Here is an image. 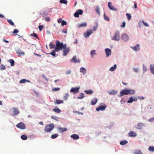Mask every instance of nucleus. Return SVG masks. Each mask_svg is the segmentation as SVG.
<instances>
[{
  "label": "nucleus",
  "mask_w": 154,
  "mask_h": 154,
  "mask_svg": "<svg viewBox=\"0 0 154 154\" xmlns=\"http://www.w3.org/2000/svg\"><path fill=\"white\" fill-rule=\"evenodd\" d=\"M120 36L119 32V31H116L112 39L116 41H118L120 39Z\"/></svg>",
  "instance_id": "20e7f679"
},
{
  "label": "nucleus",
  "mask_w": 154,
  "mask_h": 154,
  "mask_svg": "<svg viewBox=\"0 0 154 154\" xmlns=\"http://www.w3.org/2000/svg\"><path fill=\"white\" fill-rule=\"evenodd\" d=\"M138 98L140 100H143L144 99V97H138Z\"/></svg>",
  "instance_id": "338daca9"
},
{
  "label": "nucleus",
  "mask_w": 154,
  "mask_h": 154,
  "mask_svg": "<svg viewBox=\"0 0 154 154\" xmlns=\"http://www.w3.org/2000/svg\"><path fill=\"white\" fill-rule=\"evenodd\" d=\"M73 112L75 113H77L78 115H83V113L79 112H78L77 111H73Z\"/></svg>",
  "instance_id": "603ef678"
},
{
  "label": "nucleus",
  "mask_w": 154,
  "mask_h": 154,
  "mask_svg": "<svg viewBox=\"0 0 154 154\" xmlns=\"http://www.w3.org/2000/svg\"><path fill=\"white\" fill-rule=\"evenodd\" d=\"M60 90V88H53L52 90L54 91H59Z\"/></svg>",
  "instance_id": "052dcab7"
},
{
  "label": "nucleus",
  "mask_w": 154,
  "mask_h": 154,
  "mask_svg": "<svg viewBox=\"0 0 154 154\" xmlns=\"http://www.w3.org/2000/svg\"><path fill=\"white\" fill-rule=\"evenodd\" d=\"M95 51H96L95 50H93L91 52V54L92 58H94V55H96Z\"/></svg>",
  "instance_id": "a878e982"
},
{
  "label": "nucleus",
  "mask_w": 154,
  "mask_h": 154,
  "mask_svg": "<svg viewBox=\"0 0 154 154\" xmlns=\"http://www.w3.org/2000/svg\"><path fill=\"white\" fill-rule=\"evenodd\" d=\"M150 70L151 72L154 74V68H150Z\"/></svg>",
  "instance_id": "4d7b16f0"
},
{
  "label": "nucleus",
  "mask_w": 154,
  "mask_h": 154,
  "mask_svg": "<svg viewBox=\"0 0 154 154\" xmlns=\"http://www.w3.org/2000/svg\"><path fill=\"white\" fill-rule=\"evenodd\" d=\"M145 124L142 123H138L137 125V128L139 129H142L143 127L145 126Z\"/></svg>",
  "instance_id": "dca6fc26"
},
{
  "label": "nucleus",
  "mask_w": 154,
  "mask_h": 154,
  "mask_svg": "<svg viewBox=\"0 0 154 154\" xmlns=\"http://www.w3.org/2000/svg\"><path fill=\"white\" fill-rule=\"evenodd\" d=\"M134 153V154H143L140 150H136Z\"/></svg>",
  "instance_id": "c85d7f7f"
},
{
  "label": "nucleus",
  "mask_w": 154,
  "mask_h": 154,
  "mask_svg": "<svg viewBox=\"0 0 154 154\" xmlns=\"http://www.w3.org/2000/svg\"><path fill=\"white\" fill-rule=\"evenodd\" d=\"M63 49V55L66 56L70 51V48H66V47L65 48Z\"/></svg>",
  "instance_id": "423d86ee"
},
{
  "label": "nucleus",
  "mask_w": 154,
  "mask_h": 154,
  "mask_svg": "<svg viewBox=\"0 0 154 154\" xmlns=\"http://www.w3.org/2000/svg\"><path fill=\"white\" fill-rule=\"evenodd\" d=\"M67 46L66 44H63L62 42H60L58 40L56 41V47L55 49L58 51L62 50L63 48H65Z\"/></svg>",
  "instance_id": "f257e3e1"
},
{
  "label": "nucleus",
  "mask_w": 154,
  "mask_h": 154,
  "mask_svg": "<svg viewBox=\"0 0 154 154\" xmlns=\"http://www.w3.org/2000/svg\"><path fill=\"white\" fill-rule=\"evenodd\" d=\"M69 96V94L68 93L66 94L63 97V99L64 100H67Z\"/></svg>",
  "instance_id": "cd10ccee"
},
{
  "label": "nucleus",
  "mask_w": 154,
  "mask_h": 154,
  "mask_svg": "<svg viewBox=\"0 0 154 154\" xmlns=\"http://www.w3.org/2000/svg\"><path fill=\"white\" fill-rule=\"evenodd\" d=\"M45 19L47 21V22H49L50 21V17H45Z\"/></svg>",
  "instance_id": "13d9d810"
},
{
  "label": "nucleus",
  "mask_w": 154,
  "mask_h": 154,
  "mask_svg": "<svg viewBox=\"0 0 154 154\" xmlns=\"http://www.w3.org/2000/svg\"><path fill=\"white\" fill-rule=\"evenodd\" d=\"M117 93H118V92L117 91H114V90H112L111 91H110V92H109V93L110 95H114L115 94H117Z\"/></svg>",
  "instance_id": "393cba45"
},
{
  "label": "nucleus",
  "mask_w": 154,
  "mask_h": 154,
  "mask_svg": "<svg viewBox=\"0 0 154 154\" xmlns=\"http://www.w3.org/2000/svg\"><path fill=\"white\" fill-rule=\"evenodd\" d=\"M7 21L12 26H14V23L11 19H8Z\"/></svg>",
  "instance_id": "ea45409f"
},
{
  "label": "nucleus",
  "mask_w": 154,
  "mask_h": 154,
  "mask_svg": "<svg viewBox=\"0 0 154 154\" xmlns=\"http://www.w3.org/2000/svg\"><path fill=\"white\" fill-rule=\"evenodd\" d=\"M87 26V24L86 23H85L82 24H79L78 25V26L79 28L82 27H85Z\"/></svg>",
  "instance_id": "c756f323"
},
{
  "label": "nucleus",
  "mask_w": 154,
  "mask_h": 154,
  "mask_svg": "<svg viewBox=\"0 0 154 154\" xmlns=\"http://www.w3.org/2000/svg\"><path fill=\"white\" fill-rule=\"evenodd\" d=\"M126 15L128 20H130L131 18V15L130 14L127 13Z\"/></svg>",
  "instance_id": "79ce46f5"
},
{
  "label": "nucleus",
  "mask_w": 154,
  "mask_h": 154,
  "mask_svg": "<svg viewBox=\"0 0 154 154\" xmlns=\"http://www.w3.org/2000/svg\"><path fill=\"white\" fill-rule=\"evenodd\" d=\"M18 30L17 29H15L14 30L13 32V33L16 34L18 32Z\"/></svg>",
  "instance_id": "e2e57ef3"
},
{
  "label": "nucleus",
  "mask_w": 154,
  "mask_h": 154,
  "mask_svg": "<svg viewBox=\"0 0 154 154\" xmlns=\"http://www.w3.org/2000/svg\"><path fill=\"white\" fill-rule=\"evenodd\" d=\"M70 137L72 138L73 139L75 140H78L79 138V136L78 135L76 134H73Z\"/></svg>",
  "instance_id": "aec40b11"
},
{
  "label": "nucleus",
  "mask_w": 154,
  "mask_h": 154,
  "mask_svg": "<svg viewBox=\"0 0 154 154\" xmlns=\"http://www.w3.org/2000/svg\"><path fill=\"white\" fill-rule=\"evenodd\" d=\"M106 105L105 104L104 106H100L98 108H96L97 111H98L100 110L103 111L106 108Z\"/></svg>",
  "instance_id": "9b49d317"
},
{
  "label": "nucleus",
  "mask_w": 154,
  "mask_h": 154,
  "mask_svg": "<svg viewBox=\"0 0 154 154\" xmlns=\"http://www.w3.org/2000/svg\"><path fill=\"white\" fill-rule=\"evenodd\" d=\"M116 68H110L109 70L111 71H114Z\"/></svg>",
  "instance_id": "69168bd1"
},
{
  "label": "nucleus",
  "mask_w": 154,
  "mask_h": 154,
  "mask_svg": "<svg viewBox=\"0 0 154 154\" xmlns=\"http://www.w3.org/2000/svg\"><path fill=\"white\" fill-rule=\"evenodd\" d=\"M108 7L109 8L113 11H117V9L115 8L114 6L113 5H112V4L110 2H109L108 3Z\"/></svg>",
  "instance_id": "4468645a"
},
{
  "label": "nucleus",
  "mask_w": 154,
  "mask_h": 154,
  "mask_svg": "<svg viewBox=\"0 0 154 154\" xmlns=\"http://www.w3.org/2000/svg\"><path fill=\"white\" fill-rule=\"evenodd\" d=\"M134 101V99L132 97H131L129 98V99L128 100L127 102L130 103Z\"/></svg>",
  "instance_id": "4c0bfd02"
},
{
  "label": "nucleus",
  "mask_w": 154,
  "mask_h": 154,
  "mask_svg": "<svg viewBox=\"0 0 154 154\" xmlns=\"http://www.w3.org/2000/svg\"><path fill=\"white\" fill-rule=\"evenodd\" d=\"M93 32V30H87L86 32L84 34V37L85 38H88L90 34Z\"/></svg>",
  "instance_id": "0eeeda50"
},
{
  "label": "nucleus",
  "mask_w": 154,
  "mask_h": 154,
  "mask_svg": "<svg viewBox=\"0 0 154 154\" xmlns=\"http://www.w3.org/2000/svg\"><path fill=\"white\" fill-rule=\"evenodd\" d=\"M43 28L44 26L42 25H39L38 26V29L40 31H41L43 29Z\"/></svg>",
  "instance_id": "864d4df0"
},
{
  "label": "nucleus",
  "mask_w": 154,
  "mask_h": 154,
  "mask_svg": "<svg viewBox=\"0 0 154 154\" xmlns=\"http://www.w3.org/2000/svg\"><path fill=\"white\" fill-rule=\"evenodd\" d=\"M66 24H67V23L66 21H65L64 20H63L62 21V23H61V25L62 26H64V25H66Z\"/></svg>",
  "instance_id": "3c124183"
},
{
  "label": "nucleus",
  "mask_w": 154,
  "mask_h": 154,
  "mask_svg": "<svg viewBox=\"0 0 154 154\" xmlns=\"http://www.w3.org/2000/svg\"><path fill=\"white\" fill-rule=\"evenodd\" d=\"M79 88H72L70 91V92H73L74 94L78 93L79 92Z\"/></svg>",
  "instance_id": "9d476101"
},
{
  "label": "nucleus",
  "mask_w": 154,
  "mask_h": 154,
  "mask_svg": "<svg viewBox=\"0 0 154 154\" xmlns=\"http://www.w3.org/2000/svg\"><path fill=\"white\" fill-rule=\"evenodd\" d=\"M62 18H60V19H59L57 21V22L58 23H62Z\"/></svg>",
  "instance_id": "0e129e2a"
},
{
  "label": "nucleus",
  "mask_w": 154,
  "mask_h": 154,
  "mask_svg": "<svg viewBox=\"0 0 154 154\" xmlns=\"http://www.w3.org/2000/svg\"><path fill=\"white\" fill-rule=\"evenodd\" d=\"M51 118L52 119H54L55 120L58 121V117H57L56 116H51Z\"/></svg>",
  "instance_id": "a18cd8bd"
},
{
  "label": "nucleus",
  "mask_w": 154,
  "mask_h": 154,
  "mask_svg": "<svg viewBox=\"0 0 154 154\" xmlns=\"http://www.w3.org/2000/svg\"><path fill=\"white\" fill-rule=\"evenodd\" d=\"M26 80L25 79H23L20 80L19 82L20 83H23L26 82Z\"/></svg>",
  "instance_id": "09e8293b"
},
{
  "label": "nucleus",
  "mask_w": 154,
  "mask_h": 154,
  "mask_svg": "<svg viewBox=\"0 0 154 154\" xmlns=\"http://www.w3.org/2000/svg\"><path fill=\"white\" fill-rule=\"evenodd\" d=\"M54 127V125L53 123L46 124L44 128V131L46 132H50L52 130Z\"/></svg>",
  "instance_id": "7ed1b4c3"
},
{
  "label": "nucleus",
  "mask_w": 154,
  "mask_h": 154,
  "mask_svg": "<svg viewBox=\"0 0 154 154\" xmlns=\"http://www.w3.org/2000/svg\"><path fill=\"white\" fill-rule=\"evenodd\" d=\"M85 92L87 94H91L93 92V91L91 90H86Z\"/></svg>",
  "instance_id": "72a5a7b5"
},
{
  "label": "nucleus",
  "mask_w": 154,
  "mask_h": 154,
  "mask_svg": "<svg viewBox=\"0 0 154 154\" xmlns=\"http://www.w3.org/2000/svg\"><path fill=\"white\" fill-rule=\"evenodd\" d=\"M60 2L61 3L65 5H67V1L66 0H60Z\"/></svg>",
  "instance_id": "58836bf2"
},
{
  "label": "nucleus",
  "mask_w": 154,
  "mask_h": 154,
  "mask_svg": "<svg viewBox=\"0 0 154 154\" xmlns=\"http://www.w3.org/2000/svg\"><path fill=\"white\" fill-rule=\"evenodd\" d=\"M58 51L57 50H56L55 48H54V50L52 51L50 53V54L52 55V56L55 57H56L57 56V54H56L55 52H58Z\"/></svg>",
  "instance_id": "412c9836"
},
{
  "label": "nucleus",
  "mask_w": 154,
  "mask_h": 154,
  "mask_svg": "<svg viewBox=\"0 0 154 154\" xmlns=\"http://www.w3.org/2000/svg\"><path fill=\"white\" fill-rule=\"evenodd\" d=\"M63 103V100H56L54 101V103L55 104H59L61 103Z\"/></svg>",
  "instance_id": "4be33fe9"
},
{
  "label": "nucleus",
  "mask_w": 154,
  "mask_h": 154,
  "mask_svg": "<svg viewBox=\"0 0 154 154\" xmlns=\"http://www.w3.org/2000/svg\"><path fill=\"white\" fill-rule=\"evenodd\" d=\"M148 149L150 151L154 152V146H150L148 148Z\"/></svg>",
  "instance_id": "a19ab883"
},
{
  "label": "nucleus",
  "mask_w": 154,
  "mask_h": 154,
  "mask_svg": "<svg viewBox=\"0 0 154 154\" xmlns=\"http://www.w3.org/2000/svg\"><path fill=\"white\" fill-rule=\"evenodd\" d=\"M80 72L85 74L86 72V69L85 68H81L80 69Z\"/></svg>",
  "instance_id": "bb28decb"
},
{
  "label": "nucleus",
  "mask_w": 154,
  "mask_h": 154,
  "mask_svg": "<svg viewBox=\"0 0 154 154\" xmlns=\"http://www.w3.org/2000/svg\"><path fill=\"white\" fill-rule=\"evenodd\" d=\"M135 91L133 89L131 90L129 89L123 90L120 92V96L128 94H135Z\"/></svg>",
  "instance_id": "f03ea898"
},
{
  "label": "nucleus",
  "mask_w": 154,
  "mask_h": 154,
  "mask_svg": "<svg viewBox=\"0 0 154 154\" xmlns=\"http://www.w3.org/2000/svg\"><path fill=\"white\" fill-rule=\"evenodd\" d=\"M50 48L51 49L53 48H55L56 47L55 45L53 44L51 42L49 44Z\"/></svg>",
  "instance_id": "f704fd0d"
},
{
  "label": "nucleus",
  "mask_w": 154,
  "mask_h": 154,
  "mask_svg": "<svg viewBox=\"0 0 154 154\" xmlns=\"http://www.w3.org/2000/svg\"><path fill=\"white\" fill-rule=\"evenodd\" d=\"M9 61L11 63V66H14V61L13 59H11L9 60Z\"/></svg>",
  "instance_id": "473e14b6"
},
{
  "label": "nucleus",
  "mask_w": 154,
  "mask_h": 154,
  "mask_svg": "<svg viewBox=\"0 0 154 154\" xmlns=\"http://www.w3.org/2000/svg\"><path fill=\"white\" fill-rule=\"evenodd\" d=\"M71 73V71L70 70H68L66 72V74H70Z\"/></svg>",
  "instance_id": "774afa93"
},
{
  "label": "nucleus",
  "mask_w": 154,
  "mask_h": 154,
  "mask_svg": "<svg viewBox=\"0 0 154 154\" xmlns=\"http://www.w3.org/2000/svg\"><path fill=\"white\" fill-rule=\"evenodd\" d=\"M71 61L72 62L76 63H79L80 62V60L79 59H77L75 56H74L72 59Z\"/></svg>",
  "instance_id": "2eb2a0df"
},
{
  "label": "nucleus",
  "mask_w": 154,
  "mask_h": 154,
  "mask_svg": "<svg viewBox=\"0 0 154 154\" xmlns=\"http://www.w3.org/2000/svg\"><path fill=\"white\" fill-rule=\"evenodd\" d=\"M16 127L21 129H24L26 128L25 124L23 122H20L16 125Z\"/></svg>",
  "instance_id": "39448f33"
},
{
  "label": "nucleus",
  "mask_w": 154,
  "mask_h": 154,
  "mask_svg": "<svg viewBox=\"0 0 154 154\" xmlns=\"http://www.w3.org/2000/svg\"><path fill=\"white\" fill-rule=\"evenodd\" d=\"M125 22H123L122 23V25L121 26V27L122 28H124L125 27Z\"/></svg>",
  "instance_id": "680f3d73"
},
{
  "label": "nucleus",
  "mask_w": 154,
  "mask_h": 154,
  "mask_svg": "<svg viewBox=\"0 0 154 154\" xmlns=\"http://www.w3.org/2000/svg\"><path fill=\"white\" fill-rule=\"evenodd\" d=\"M13 112L14 113V114L13 115H12V116H15L19 113L20 112L16 108L14 107L13 108Z\"/></svg>",
  "instance_id": "ddd939ff"
},
{
  "label": "nucleus",
  "mask_w": 154,
  "mask_h": 154,
  "mask_svg": "<svg viewBox=\"0 0 154 154\" xmlns=\"http://www.w3.org/2000/svg\"><path fill=\"white\" fill-rule=\"evenodd\" d=\"M30 35H31V36H34V37L36 38L37 39H38V38L37 36V35L35 33H34L32 34H31Z\"/></svg>",
  "instance_id": "8fccbe9b"
},
{
  "label": "nucleus",
  "mask_w": 154,
  "mask_h": 154,
  "mask_svg": "<svg viewBox=\"0 0 154 154\" xmlns=\"http://www.w3.org/2000/svg\"><path fill=\"white\" fill-rule=\"evenodd\" d=\"M21 138L22 139L25 140H27L28 137L24 135H23L21 136Z\"/></svg>",
  "instance_id": "e433bc0d"
},
{
  "label": "nucleus",
  "mask_w": 154,
  "mask_h": 154,
  "mask_svg": "<svg viewBox=\"0 0 154 154\" xmlns=\"http://www.w3.org/2000/svg\"><path fill=\"white\" fill-rule=\"evenodd\" d=\"M131 48L134 51H138L139 49V45L138 44H137L135 46L133 47H131Z\"/></svg>",
  "instance_id": "a211bd4d"
},
{
  "label": "nucleus",
  "mask_w": 154,
  "mask_h": 154,
  "mask_svg": "<svg viewBox=\"0 0 154 154\" xmlns=\"http://www.w3.org/2000/svg\"><path fill=\"white\" fill-rule=\"evenodd\" d=\"M96 11L97 12V14L99 15H100V8H99V7L98 6H97L96 9Z\"/></svg>",
  "instance_id": "37998d69"
},
{
  "label": "nucleus",
  "mask_w": 154,
  "mask_h": 154,
  "mask_svg": "<svg viewBox=\"0 0 154 154\" xmlns=\"http://www.w3.org/2000/svg\"><path fill=\"white\" fill-rule=\"evenodd\" d=\"M149 121L150 122H154V118H152L150 119L149 120Z\"/></svg>",
  "instance_id": "6e6d98bb"
},
{
  "label": "nucleus",
  "mask_w": 154,
  "mask_h": 154,
  "mask_svg": "<svg viewBox=\"0 0 154 154\" xmlns=\"http://www.w3.org/2000/svg\"><path fill=\"white\" fill-rule=\"evenodd\" d=\"M122 39L125 41L126 42L129 39L128 35L125 34H124L122 36Z\"/></svg>",
  "instance_id": "6e6552de"
},
{
  "label": "nucleus",
  "mask_w": 154,
  "mask_h": 154,
  "mask_svg": "<svg viewBox=\"0 0 154 154\" xmlns=\"http://www.w3.org/2000/svg\"><path fill=\"white\" fill-rule=\"evenodd\" d=\"M40 14L42 15L43 17L47 16L48 15V13L46 11H43L42 13H40Z\"/></svg>",
  "instance_id": "b1692460"
},
{
  "label": "nucleus",
  "mask_w": 154,
  "mask_h": 154,
  "mask_svg": "<svg viewBox=\"0 0 154 154\" xmlns=\"http://www.w3.org/2000/svg\"><path fill=\"white\" fill-rule=\"evenodd\" d=\"M128 136L130 137H135L137 134L133 131H130L128 133Z\"/></svg>",
  "instance_id": "f3484780"
},
{
  "label": "nucleus",
  "mask_w": 154,
  "mask_h": 154,
  "mask_svg": "<svg viewBox=\"0 0 154 154\" xmlns=\"http://www.w3.org/2000/svg\"><path fill=\"white\" fill-rule=\"evenodd\" d=\"M53 111L58 113H60L61 112L60 110L58 107H56L53 109Z\"/></svg>",
  "instance_id": "5701e85b"
},
{
  "label": "nucleus",
  "mask_w": 154,
  "mask_h": 154,
  "mask_svg": "<svg viewBox=\"0 0 154 154\" xmlns=\"http://www.w3.org/2000/svg\"><path fill=\"white\" fill-rule=\"evenodd\" d=\"M76 11L78 12L79 14L82 15L83 13V11L81 9H79L77 10Z\"/></svg>",
  "instance_id": "de8ad7c7"
},
{
  "label": "nucleus",
  "mask_w": 154,
  "mask_h": 154,
  "mask_svg": "<svg viewBox=\"0 0 154 154\" xmlns=\"http://www.w3.org/2000/svg\"><path fill=\"white\" fill-rule=\"evenodd\" d=\"M79 14L78 13V12L77 11L74 14V15L75 17H79Z\"/></svg>",
  "instance_id": "49530a36"
},
{
  "label": "nucleus",
  "mask_w": 154,
  "mask_h": 154,
  "mask_svg": "<svg viewBox=\"0 0 154 154\" xmlns=\"http://www.w3.org/2000/svg\"><path fill=\"white\" fill-rule=\"evenodd\" d=\"M128 143V141L126 140H124V141H122L120 142V143L121 145H125Z\"/></svg>",
  "instance_id": "c9c22d12"
},
{
  "label": "nucleus",
  "mask_w": 154,
  "mask_h": 154,
  "mask_svg": "<svg viewBox=\"0 0 154 154\" xmlns=\"http://www.w3.org/2000/svg\"><path fill=\"white\" fill-rule=\"evenodd\" d=\"M16 53L17 54L18 57H20L21 56H23L25 55V53L22 51L20 49L17 50L16 51Z\"/></svg>",
  "instance_id": "1a4fd4ad"
},
{
  "label": "nucleus",
  "mask_w": 154,
  "mask_h": 154,
  "mask_svg": "<svg viewBox=\"0 0 154 154\" xmlns=\"http://www.w3.org/2000/svg\"><path fill=\"white\" fill-rule=\"evenodd\" d=\"M105 52L106 54V57H109L111 55V51L110 49L109 48H106L105 49Z\"/></svg>",
  "instance_id": "f8f14e48"
},
{
  "label": "nucleus",
  "mask_w": 154,
  "mask_h": 154,
  "mask_svg": "<svg viewBox=\"0 0 154 154\" xmlns=\"http://www.w3.org/2000/svg\"><path fill=\"white\" fill-rule=\"evenodd\" d=\"M59 130L61 132H63L64 131H66L67 130V129L66 128H62L61 127L59 128Z\"/></svg>",
  "instance_id": "2f4dec72"
},
{
  "label": "nucleus",
  "mask_w": 154,
  "mask_h": 154,
  "mask_svg": "<svg viewBox=\"0 0 154 154\" xmlns=\"http://www.w3.org/2000/svg\"><path fill=\"white\" fill-rule=\"evenodd\" d=\"M104 18L105 20H106L109 21V17H107L106 16L105 14H104Z\"/></svg>",
  "instance_id": "5fc2aeb1"
},
{
  "label": "nucleus",
  "mask_w": 154,
  "mask_h": 154,
  "mask_svg": "<svg viewBox=\"0 0 154 154\" xmlns=\"http://www.w3.org/2000/svg\"><path fill=\"white\" fill-rule=\"evenodd\" d=\"M58 136V134H53L51 136V138L52 139H54L57 137Z\"/></svg>",
  "instance_id": "c03bdc74"
},
{
  "label": "nucleus",
  "mask_w": 154,
  "mask_h": 154,
  "mask_svg": "<svg viewBox=\"0 0 154 154\" xmlns=\"http://www.w3.org/2000/svg\"><path fill=\"white\" fill-rule=\"evenodd\" d=\"M97 101V99L94 97L92 100L91 102V104L92 105H95Z\"/></svg>",
  "instance_id": "6ab92c4d"
},
{
  "label": "nucleus",
  "mask_w": 154,
  "mask_h": 154,
  "mask_svg": "<svg viewBox=\"0 0 154 154\" xmlns=\"http://www.w3.org/2000/svg\"><path fill=\"white\" fill-rule=\"evenodd\" d=\"M84 93H80L79 96L77 97V98L79 99H82L84 97Z\"/></svg>",
  "instance_id": "7c9ffc66"
},
{
  "label": "nucleus",
  "mask_w": 154,
  "mask_h": 154,
  "mask_svg": "<svg viewBox=\"0 0 154 154\" xmlns=\"http://www.w3.org/2000/svg\"><path fill=\"white\" fill-rule=\"evenodd\" d=\"M143 23L144 25L145 26H149V25L146 23H145L143 21Z\"/></svg>",
  "instance_id": "bf43d9fd"
}]
</instances>
